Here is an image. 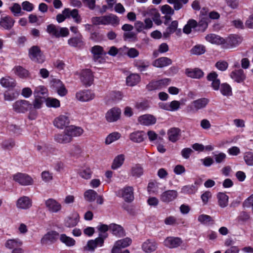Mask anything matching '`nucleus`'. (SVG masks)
<instances>
[{
	"mask_svg": "<svg viewBox=\"0 0 253 253\" xmlns=\"http://www.w3.org/2000/svg\"><path fill=\"white\" fill-rule=\"evenodd\" d=\"M13 109L17 113H24L27 111H30L29 118L31 120L36 119L37 115L36 112L33 111L32 109V105L28 101L26 100H19L16 101L13 104Z\"/></svg>",
	"mask_w": 253,
	"mask_h": 253,
	"instance_id": "1",
	"label": "nucleus"
},
{
	"mask_svg": "<svg viewBox=\"0 0 253 253\" xmlns=\"http://www.w3.org/2000/svg\"><path fill=\"white\" fill-rule=\"evenodd\" d=\"M47 32L56 38L67 37L69 34L68 28L65 27H57L53 24H49L47 26Z\"/></svg>",
	"mask_w": 253,
	"mask_h": 253,
	"instance_id": "2",
	"label": "nucleus"
},
{
	"mask_svg": "<svg viewBox=\"0 0 253 253\" xmlns=\"http://www.w3.org/2000/svg\"><path fill=\"white\" fill-rule=\"evenodd\" d=\"M13 180L23 186H28L33 184V179L28 174L18 172L12 175Z\"/></svg>",
	"mask_w": 253,
	"mask_h": 253,
	"instance_id": "3",
	"label": "nucleus"
},
{
	"mask_svg": "<svg viewBox=\"0 0 253 253\" xmlns=\"http://www.w3.org/2000/svg\"><path fill=\"white\" fill-rule=\"evenodd\" d=\"M209 100L202 98L193 101L187 106V110L191 112H195L206 107L209 103Z\"/></svg>",
	"mask_w": 253,
	"mask_h": 253,
	"instance_id": "4",
	"label": "nucleus"
},
{
	"mask_svg": "<svg viewBox=\"0 0 253 253\" xmlns=\"http://www.w3.org/2000/svg\"><path fill=\"white\" fill-rule=\"evenodd\" d=\"M170 79L165 78L158 81H152L147 85L149 90L161 89L169 85L170 83Z\"/></svg>",
	"mask_w": 253,
	"mask_h": 253,
	"instance_id": "5",
	"label": "nucleus"
},
{
	"mask_svg": "<svg viewBox=\"0 0 253 253\" xmlns=\"http://www.w3.org/2000/svg\"><path fill=\"white\" fill-rule=\"evenodd\" d=\"M81 81L86 86H90L93 83L94 76L90 69L83 70L80 74Z\"/></svg>",
	"mask_w": 253,
	"mask_h": 253,
	"instance_id": "6",
	"label": "nucleus"
},
{
	"mask_svg": "<svg viewBox=\"0 0 253 253\" xmlns=\"http://www.w3.org/2000/svg\"><path fill=\"white\" fill-rule=\"evenodd\" d=\"M133 191L132 187L127 186L118 190L117 195L118 196L122 197L125 201L130 202L134 199Z\"/></svg>",
	"mask_w": 253,
	"mask_h": 253,
	"instance_id": "7",
	"label": "nucleus"
},
{
	"mask_svg": "<svg viewBox=\"0 0 253 253\" xmlns=\"http://www.w3.org/2000/svg\"><path fill=\"white\" fill-rule=\"evenodd\" d=\"M46 208L50 212L57 213L62 209L61 204L53 198H49L45 201Z\"/></svg>",
	"mask_w": 253,
	"mask_h": 253,
	"instance_id": "8",
	"label": "nucleus"
},
{
	"mask_svg": "<svg viewBox=\"0 0 253 253\" xmlns=\"http://www.w3.org/2000/svg\"><path fill=\"white\" fill-rule=\"evenodd\" d=\"M76 97L77 99L80 101L87 102L94 99L95 95L91 90L84 89L78 91L76 93Z\"/></svg>",
	"mask_w": 253,
	"mask_h": 253,
	"instance_id": "9",
	"label": "nucleus"
},
{
	"mask_svg": "<svg viewBox=\"0 0 253 253\" xmlns=\"http://www.w3.org/2000/svg\"><path fill=\"white\" fill-rule=\"evenodd\" d=\"M178 197V193L174 190H168L163 192L160 196V200L165 203H169L175 200Z\"/></svg>",
	"mask_w": 253,
	"mask_h": 253,
	"instance_id": "10",
	"label": "nucleus"
},
{
	"mask_svg": "<svg viewBox=\"0 0 253 253\" xmlns=\"http://www.w3.org/2000/svg\"><path fill=\"white\" fill-rule=\"evenodd\" d=\"M59 236V233L56 231H51L48 232L42 237L41 243L43 245L52 244L57 241Z\"/></svg>",
	"mask_w": 253,
	"mask_h": 253,
	"instance_id": "11",
	"label": "nucleus"
},
{
	"mask_svg": "<svg viewBox=\"0 0 253 253\" xmlns=\"http://www.w3.org/2000/svg\"><path fill=\"white\" fill-rule=\"evenodd\" d=\"M158 248V244L154 239H147L141 245V249L146 253L155 252Z\"/></svg>",
	"mask_w": 253,
	"mask_h": 253,
	"instance_id": "12",
	"label": "nucleus"
},
{
	"mask_svg": "<svg viewBox=\"0 0 253 253\" xmlns=\"http://www.w3.org/2000/svg\"><path fill=\"white\" fill-rule=\"evenodd\" d=\"M53 123L55 127L62 129L69 124L70 120L68 116L61 115L54 119Z\"/></svg>",
	"mask_w": 253,
	"mask_h": 253,
	"instance_id": "13",
	"label": "nucleus"
},
{
	"mask_svg": "<svg viewBox=\"0 0 253 253\" xmlns=\"http://www.w3.org/2000/svg\"><path fill=\"white\" fill-rule=\"evenodd\" d=\"M101 17L103 21L104 25H110L113 27H116L120 23V19L119 17L111 13L108 15L101 16Z\"/></svg>",
	"mask_w": 253,
	"mask_h": 253,
	"instance_id": "14",
	"label": "nucleus"
},
{
	"mask_svg": "<svg viewBox=\"0 0 253 253\" xmlns=\"http://www.w3.org/2000/svg\"><path fill=\"white\" fill-rule=\"evenodd\" d=\"M104 242V240L98 237L94 240H89L84 249L88 251L93 252L96 248L102 247Z\"/></svg>",
	"mask_w": 253,
	"mask_h": 253,
	"instance_id": "15",
	"label": "nucleus"
},
{
	"mask_svg": "<svg viewBox=\"0 0 253 253\" xmlns=\"http://www.w3.org/2000/svg\"><path fill=\"white\" fill-rule=\"evenodd\" d=\"M16 205L19 209L27 210L31 207L32 201L29 197L24 196L17 200Z\"/></svg>",
	"mask_w": 253,
	"mask_h": 253,
	"instance_id": "16",
	"label": "nucleus"
},
{
	"mask_svg": "<svg viewBox=\"0 0 253 253\" xmlns=\"http://www.w3.org/2000/svg\"><path fill=\"white\" fill-rule=\"evenodd\" d=\"M121 111L119 108H113L107 111L106 119L109 122H114L119 119Z\"/></svg>",
	"mask_w": 253,
	"mask_h": 253,
	"instance_id": "17",
	"label": "nucleus"
},
{
	"mask_svg": "<svg viewBox=\"0 0 253 253\" xmlns=\"http://www.w3.org/2000/svg\"><path fill=\"white\" fill-rule=\"evenodd\" d=\"M182 240L178 237H168L164 241V245L169 249L175 248L182 244Z\"/></svg>",
	"mask_w": 253,
	"mask_h": 253,
	"instance_id": "18",
	"label": "nucleus"
},
{
	"mask_svg": "<svg viewBox=\"0 0 253 253\" xmlns=\"http://www.w3.org/2000/svg\"><path fill=\"white\" fill-rule=\"evenodd\" d=\"M79 220V214L77 212H74L65 219L64 225L67 227H73L78 224Z\"/></svg>",
	"mask_w": 253,
	"mask_h": 253,
	"instance_id": "19",
	"label": "nucleus"
},
{
	"mask_svg": "<svg viewBox=\"0 0 253 253\" xmlns=\"http://www.w3.org/2000/svg\"><path fill=\"white\" fill-rule=\"evenodd\" d=\"M68 43L71 46L78 48H82L85 44L83 36L81 34L78 36L70 38L68 40Z\"/></svg>",
	"mask_w": 253,
	"mask_h": 253,
	"instance_id": "20",
	"label": "nucleus"
},
{
	"mask_svg": "<svg viewBox=\"0 0 253 253\" xmlns=\"http://www.w3.org/2000/svg\"><path fill=\"white\" fill-rule=\"evenodd\" d=\"M138 121L141 125L150 126L156 123V119L153 115L146 114L140 116Z\"/></svg>",
	"mask_w": 253,
	"mask_h": 253,
	"instance_id": "21",
	"label": "nucleus"
},
{
	"mask_svg": "<svg viewBox=\"0 0 253 253\" xmlns=\"http://www.w3.org/2000/svg\"><path fill=\"white\" fill-rule=\"evenodd\" d=\"M14 23V20L9 16L1 17L0 19V26L5 30L11 29Z\"/></svg>",
	"mask_w": 253,
	"mask_h": 253,
	"instance_id": "22",
	"label": "nucleus"
},
{
	"mask_svg": "<svg viewBox=\"0 0 253 253\" xmlns=\"http://www.w3.org/2000/svg\"><path fill=\"white\" fill-rule=\"evenodd\" d=\"M66 130L72 140L73 137L80 136L84 132V130L82 127L75 126H70L66 127Z\"/></svg>",
	"mask_w": 253,
	"mask_h": 253,
	"instance_id": "23",
	"label": "nucleus"
},
{
	"mask_svg": "<svg viewBox=\"0 0 253 253\" xmlns=\"http://www.w3.org/2000/svg\"><path fill=\"white\" fill-rule=\"evenodd\" d=\"M54 140L56 142L60 144L68 143L72 141L66 129L62 133L55 135L54 136Z\"/></svg>",
	"mask_w": 253,
	"mask_h": 253,
	"instance_id": "24",
	"label": "nucleus"
},
{
	"mask_svg": "<svg viewBox=\"0 0 253 253\" xmlns=\"http://www.w3.org/2000/svg\"><path fill=\"white\" fill-rule=\"evenodd\" d=\"M230 76L232 79L238 83H242L246 79V76L242 69L232 71L230 73Z\"/></svg>",
	"mask_w": 253,
	"mask_h": 253,
	"instance_id": "25",
	"label": "nucleus"
},
{
	"mask_svg": "<svg viewBox=\"0 0 253 253\" xmlns=\"http://www.w3.org/2000/svg\"><path fill=\"white\" fill-rule=\"evenodd\" d=\"M180 133L181 130L177 127L170 128L167 132L169 139L172 142H175L179 139Z\"/></svg>",
	"mask_w": 253,
	"mask_h": 253,
	"instance_id": "26",
	"label": "nucleus"
},
{
	"mask_svg": "<svg viewBox=\"0 0 253 253\" xmlns=\"http://www.w3.org/2000/svg\"><path fill=\"white\" fill-rule=\"evenodd\" d=\"M29 55L31 59L33 60L37 59L39 62H43L42 59V61H39V58L42 57V53L38 46L35 45L31 47L29 50Z\"/></svg>",
	"mask_w": 253,
	"mask_h": 253,
	"instance_id": "27",
	"label": "nucleus"
},
{
	"mask_svg": "<svg viewBox=\"0 0 253 253\" xmlns=\"http://www.w3.org/2000/svg\"><path fill=\"white\" fill-rule=\"evenodd\" d=\"M22 245L23 242L19 238L8 239L4 244L6 248L11 250L18 247H21Z\"/></svg>",
	"mask_w": 253,
	"mask_h": 253,
	"instance_id": "28",
	"label": "nucleus"
},
{
	"mask_svg": "<svg viewBox=\"0 0 253 253\" xmlns=\"http://www.w3.org/2000/svg\"><path fill=\"white\" fill-rule=\"evenodd\" d=\"M143 15L144 16L152 15L153 16L152 18L155 23L157 25H160L162 23L160 19V15L158 11L155 8L148 9L144 12Z\"/></svg>",
	"mask_w": 253,
	"mask_h": 253,
	"instance_id": "29",
	"label": "nucleus"
},
{
	"mask_svg": "<svg viewBox=\"0 0 253 253\" xmlns=\"http://www.w3.org/2000/svg\"><path fill=\"white\" fill-rule=\"evenodd\" d=\"M205 38L207 41L212 44H221L225 42V40L223 38L213 34L208 35Z\"/></svg>",
	"mask_w": 253,
	"mask_h": 253,
	"instance_id": "30",
	"label": "nucleus"
},
{
	"mask_svg": "<svg viewBox=\"0 0 253 253\" xmlns=\"http://www.w3.org/2000/svg\"><path fill=\"white\" fill-rule=\"evenodd\" d=\"M208 81L211 82V86L214 90H217L219 89L220 84V82L217 79V74L214 72L210 73L207 76Z\"/></svg>",
	"mask_w": 253,
	"mask_h": 253,
	"instance_id": "31",
	"label": "nucleus"
},
{
	"mask_svg": "<svg viewBox=\"0 0 253 253\" xmlns=\"http://www.w3.org/2000/svg\"><path fill=\"white\" fill-rule=\"evenodd\" d=\"M146 137L145 133L143 131H136L129 135V139L134 142L140 143Z\"/></svg>",
	"mask_w": 253,
	"mask_h": 253,
	"instance_id": "32",
	"label": "nucleus"
},
{
	"mask_svg": "<svg viewBox=\"0 0 253 253\" xmlns=\"http://www.w3.org/2000/svg\"><path fill=\"white\" fill-rule=\"evenodd\" d=\"M185 73L188 77L194 79H200L204 76V72L198 68L187 69Z\"/></svg>",
	"mask_w": 253,
	"mask_h": 253,
	"instance_id": "33",
	"label": "nucleus"
},
{
	"mask_svg": "<svg viewBox=\"0 0 253 253\" xmlns=\"http://www.w3.org/2000/svg\"><path fill=\"white\" fill-rule=\"evenodd\" d=\"M199 183L195 181L194 185H188L183 186L181 189V193L184 194H193L198 190Z\"/></svg>",
	"mask_w": 253,
	"mask_h": 253,
	"instance_id": "34",
	"label": "nucleus"
},
{
	"mask_svg": "<svg viewBox=\"0 0 253 253\" xmlns=\"http://www.w3.org/2000/svg\"><path fill=\"white\" fill-rule=\"evenodd\" d=\"M125 160L124 154H120L115 157L113 161L111 169L116 170L121 168L123 165Z\"/></svg>",
	"mask_w": 253,
	"mask_h": 253,
	"instance_id": "35",
	"label": "nucleus"
},
{
	"mask_svg": "<svg viewBox=\"0 0 253 253\" xmlns=\"http://www.w3.org/2000/svg\"><path fill=\"white\" fill-rule=\"evenodd\" d=\"M53 85L57 91L58 94L61 96H65L67 93V90L66 89L64 85L62 82L59 80H55L53 82Z\"/></svg>",
	"mask_w": 253,
	"mask_h": 253,
	"instance_id": "36",
	"label": "nucleus"
},
{
	"mask_svg": "<svg viewBox=\"0 0 253 253\" xmlns=\"http://www.w3.org/2000/svg\"><path fill=\"white\" fill-rule=\"evenodd\" d=\"M140 81V77L137 74H131L126 78V85L133 86L136 85Z\"/></svg>",
	"mask_w": 253,
	"mask_h": 253,
	"instance_id": "37",
	"label": "nucleus"
},
{
	"mask_svg": "<svg viewBox=\"0 0 253 253\" xmlns=\"http://www.w3.org/2000/svg\"><path fill=\"white\" fill-rule=\"evenodd\" d=\"M110 230L112 234L118 237H121L125 235L123 227L118 224L112 223L109 225Z\"/></svg>",
	"mask_w": 253,
	"mask_h": 253,
	"instance_id": "38",
	"label": "nucleus"
},
{
	"mask_svg": "<svg viewBox=\"0 0 253 253\" xmlns=\"http://www.w3.org/2000/svg\"><path fill=\"white\" fill-rule=\"evenodd\" d=\"M91 52L93 54V57L95 59H98L102 55H106L107 53L104 50L103 47L100 45H94L91 48Z\"/></svg>",
	"mask_w": 253,
	"mask_h": 253,
	"instance_id": "39",
	"label": "nucleus"
},
{
	"mask_svg": "<svg viewBox=\"0 0 253 253\" xmlns=\"http://www.w3.org/2000/svg\"><path fill=\"white\" fill-rule=\"evenodd\" d=\"M78 173L82 178L89 179L91 177L92 171L90 168L84 167L78 170Z\"/></svg>",
	"mask_w": 253,
	"mask_h": 253,
	"instance_id": "40",
	"label": "nucleus"
},
{
	"mask_svg": "<svg viewBox=\"0 0 253 253\" xmlns=\"http://www.w3.org/2000/svg\"><path fill=\"white\" fill-rule=\"evenodd\" d=\"M178 22L174 20L171 22L169 26L163 33V36L165 38H169L171 34L173 33L177 29Z\"/></svg>",
	"mask_w": 253,
	"mask_h": 253,
	"instance_id": "41",
	"label": "nucleus"
},
{
	"mask_svg": "<svg viewBox=\"0 0 253 253\" xmlns=\"http://www.w3.org/2000/svg\"><path fill=\"white\" fill-rule=\"evenodd\" d=\"M0 84L4 87H13L16 85L15 81L10 77H3L0 81Z\"/></svg>",
	"mask_w": 253,
	"mask_h": 253,
	"instance_id": "42",
	"label": "nucleus"
},
{
	"mask_svg": "<svg viewBox=\"0 0 253 253\" xmlns=\"http://www.w3.org/2000/svg\"><path fill=\"white\" fill-rule=\"evenodd\" d=\"M60 241L67 247H73L76 244V241L72 238L67 236L65 234H62L59 237Z\"/></svg>",
	"mask_w": 253,
	"mask_h": 253,
	"instance_id": "43",
	"label": "nucleus"
},
{
	"mask_svg": "<svg viewBox=\"0 0 253 253\" xmlns=\"http://www.w3.org/2000/svg\"><path fill=\"white\" fill-rule=\"evenodd\" d=\"M97 229L99 232L98 237L101 238L103 240L108 237L107 231L110 230L109 225L104 224H100L97 226Z\"/></svg>",
	"mask_w": 253,
	"mask_h": 253,
	"instance_id": "44",
	"label": "nucleus"
},
{
	"mask_svg": "<svg viewBox=\"0 0 253 253\" xmlns=\"http://www.w3.org/2000/svg\"><path fill=\"white\" fill-rule=\"evenodd\" d=\"M13 71L15 75L21 78H26L29 75L28 71L20 66H15Z\"/></svg>",
	"mask_w": 253,
	"mask_h": 253,
	"instance_id": "45",
	"label": "nucleus"
},
{
	"mask_svg": "<svg viewBox=\"0 0 253 253\" xmlns=\"http://www.w3.org/2000/svg\"><path fill=\"white\" fill-rule=\"evenodd\" d=\"M218 203L221 208L226 207L228 203V196L224 193L220 192L217 195Z\"/></svg>",
	"mask_w": 253,
	"mask_h": 253,
	"instance_id": "46",
	"label": "nucleus"
},
{
	"mask_svg": "<svg viewBox=\"0 0 253 253\" xmlns=\"http://www.w3.org/2000/svg\"><path fill=\"white\" fill-rule=\"evenodd\" d=\"M130 173L133 177H139L143 174V168L139 164L135 165L131 168Z\"/></svg>",
	"mask_w": 253,
	"mask_h": 253,
	"instance_id": "47",
	"label": "nucleus"
},
{
	"mask_svg": "<svg viewBox=\"0 0 253 253\" xmlns=\"http://www.w3.org/2000/svg\"><path fill=\"white\" fill-rule=\"evenodd\" d=\"M198 26V23L194 19H190L188 21L187 24L183 28V32L186 34H190L192 31V29L196 28Z\"/></svg>",
	"mask_w": 253,
	"mask_h": 253,
	"instance_id": "48",
	"label": "nucleus"
},
{
	"mask_svg": "<svg viewBox=\"0 0 253 253\" xmlns=\"http://www.w3.org/2000/svg\"><path fill=\"white\" fill-rule=\"evenodd\" d=\"M97 196L96 192L92 189H88L84 193V199L89 202H93Z\"/></svg>",
	"mask_w": 253,
	"mask_h": 253,
	"instance_id": "49",
	"label": "nucleus"
},
{
	"mask_svg": "<svg viewBox=\"0 0 253 253\" xmlns=\"http://www.w3.org/2000/svg\"><path fill=\"white\" fill-rule=\"evenodd\" d=\"M46 106L47 107L58 108L60 106L59 100L52 97H47L45 100Z\"/></svg>",
	"mask_w": 253,
	"mask_h": 253,
	"instance_id": "50",
	"label": "nucleus"
},
{
	"mask_svg": "<svg viewBox=\"0 0 253 253\" xmlns=\"http://www.w3.org/2000/svg\"><path fill=\"white\" fill-rule=\"evenodd\" d=\"M132 243V240L130 238L126 237L124 239L119 240L116 242V247H119L120 249L125 248L129 246Z\"/></svg>",
	"mask_w": 253,
	"mask_h": 253,
	"instance_id": "51",
	"label": "nucleus"
},
{
	"mask_svg": "<svg viewBox=\"0 0 253 253\" xmlns=\"http://www.w3.org/2000/svg\"><path fill=\"white\" fill-rule=\"evenodd\" d=\"M121 137V134L118 132H114L109 134L106 139L105 143L110 144L113 142L118 140Z\"/></svg>",
	"mask_w": 253,
	"mask_h": 253,
	"instance_id": "52",
	"label": "nucleus"
},
{
	"mask_svg": "<svg viewBox=\"0 0 253 253\" xmlns=\"http://www.w3.org/2000/svg\"><path fill=\"white\" fill-rule=\"evenodd\" d=\"M206 51L205 47L203 45L198 44L191 49V53L195 55H201Z\"/></svg>",
	"mask_w": 253,
	"mask_h": 253,
	"instance_id": "53",
	"label": "nucleus"
},
{
	"mask_svg": "<svg viewBox=\"0 0 253 253\" xmlns=\"http://www.w3.org/2000/svg\"><path fill=\"white\" fill-rule=\"evenodd\" d=\"M241 39L237 36L231 35L227 39V42L232 46H236L241 42Z\"/></svg>",
	"mask_w": 253,
	"mask_h": 253,
	"instance_id": "54",
	"label": "nucleus"
},
{
	"mask_svg": "<svg viewBox=\"0 0 253 253\" xmlns=\"http://www.w3.org/2000/svg\"><path fill=\"white\" fill-rule=\"evenodd\" d=\"M220 92L224 96L231 95L232 94V89L228 84H223L221 85Z\"/></svg>",
	"mask_w": 253,
	"mask_h": 253,
	"instance_id": "55",
	"label": "nucleus"
},
{
	"mask_svg": "<svg viewBox=\"0 0 253 253\" xmlns=\"http://www.w3.org/2000/svg\"><path fill=\"white\" fill-rule=\"evenodd\" d=\"M32 105V110L33 111L32 113H33L34 112H36L35 111L33 110V109H40L42 108V100L41 97L35 96V99L33 101ZM37 114V113H36Z\"/></svg>",
	"mask_w": 253,
	"mask_h": 253,
	"instance_id": "56",
	"label": "nucleus"
},
{
	"mask_svg": "<svg viewBox=\"0 0 253 253\" xmlns=\"http://www.w3.org/2000/svg\"><path fill=\"white\" fill-rule=\"evenodd\" d=\"M159 183L157 182H150L148 185V191L150 193H158Z\"/></svg>",
	"mask_w": 253,
	"mask_h": 253,
	"instance_id": "57",
	"label": "nucleus"
},
{
	"mask_svg": "<svg viewBox=\"0 0 253 253\" xmlns=\"http://www.w3.org/2000/svg\"><path fill=\"white\" fill-rule=\"evenodd\" d=\"M41 177L44 182L48 183L53 179V173L49 171L45 170L42 172Z\"/></svg>",
	"mask_w": 253,
	"mask_h": 253,
	"instance_id": "58",
	"label": "nucleus"
},
{
	"mask_svg": "<svg viewBox=\"0 0 253 253\" xmlns=\"http://www.w3.org/2000/svg\"><path fill=\"white\" fill-rule=\"evenodd\" d=\"M34 92L35 96L40 97L41 95H46L47 93V89L44 86L40 85L36 87Z\"/></svg>",
	"mask_w": 253,
	"mask_h": 253,
	"instance_id": "59",
	"label": "nucleus"
},
{
	"mask_svg": "<svg viewBox=\"0 0 253 253\" xmlns=\"http://www.w3.org/2000/svg\"><path fill=\"white\" fill-rule=\"evenodd\" d=\"M244 159L248 166H253V153L252 152H246L244 155Z\"/></svg>",
	"mask_w": 253,
	"mask_h": 253,
	"instance_id": "60",
	"label": "nucleus"
},
{
	"mask_svg": "<svg viewBox=\"0 0 253 253\" xmlns=\"http://www.w3.org/2000/svg\"><path fill=\"white\" fill-rule=\"evenodd\" d=\"M123 37L125 40H129L132 42H136L137 41L136 34L132 32L125 33Z\"/></svg>",
	"mask_w": 253,
	"mask_h": 253,
	"instance_id": "61",
	"label": "nucleus"
},
{
	"mask_svg": "<svg viewBox=\"0 0 253 253\" xmlns=\"http://www.w3.org/2000/svg\"><path fill=\"white\" fill-rule=\"evenodd\" d=\"M147 136L149 140L151 142L159 140L161 141L163 138L161 136H159L153 130H149L147 132Z\"/></svg>",
	"mask_w": 253,
	"mask_h": 253,
	"instance_id": "62",
	"label": "nucleus"
},
{
	"mask_svg": "<svg viewBox=\"0 0 253 253\" xmlns=\"http://www.w3.org/2000/svg\"><path fill=\"white\" fill-rule=\"evenodd\" d=\"M198 220L202 224H207L212 221V219L210 215L203 214L198 216Z\"/></svg>",
	"mask_w": 253,
	"mask_h": 253,
	"instance_id": "63",
	"label": "nucleus"
},
{
	"mask_svg": "<svg viewBox=\"0 0 253 253\" xmlns=\"http://www.w3.org/2000/svg\"><path fill=\"white\" fill-rule=\"evenodd\" d=\"M161 10L163 14L165 15H172L174 13V10L167 4L162 6Z\"/></svg>",
	"mask_w": 253,
	"mask_h": 253,
	"instance_id": "64",
	"label": "nucleus"
}]
</instances>
